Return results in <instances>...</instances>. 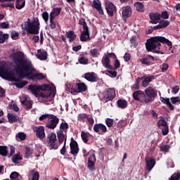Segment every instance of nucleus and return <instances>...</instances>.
<instances>
[{
    "instance_id": "nucleus-1",
    "label": "nucleus",
    "mask_w": 180,
    "mask_h": 180,
    "mask_svg": "<svg viewBox=\"0 0 180 180\" xmlns=\"http://www.w3.org/2000/svg\"><path fill=\"white\" fill-rule=\"evenodd\" d=\"M11 57L15 64L14 70L18 75L19 79L27 78L30 81H39L46 78L43 73H33L36 69L33 67L32 61L25 58V54L22 51L14 52Z\"/></svg>"
},
{
    "instance_id": "nucleus-2",
    "label": "nucleus",
    "mask_w": 180,
    "mask_h": 180,
    "mask_svg": "<svg viewBox=\"0 0 180 180\" xmlns=\"http://www.w3.org/2000/svg\"><path fill=\"white\" fill-rule=\"evenodd\" d=\"M22 29L25 30L28 34H39V30H40L39 18H33L32 20L27 18V21L24 22V25H22Z\"/></svg>"
},
{
    "instance_id": "nucleus-3",
    "label": "nucleus",
    "mask_w": 180,
    "mask_h": 180,
    "mask_svg": "<svg viewBox=\"0 0 180 180\" xmlns=\"http://www.w3.org/2000/svg\"><path fill=\"white\" fill-rule=\"evenodd\" d=\"M160 46H161L160 37H151L146 41V47L147 51H153V53H157L158 54H164V53L160 51Z\"/></svg>"
},
{
    "instance_id": "nucleus-4",
    "label": "nucleus",
    "mask_w": 180,
    "mask_h": 180,
    "mask_svg": "<svg viewBox=\"0 0 180 180\" xmlns=\"http://www.w3.org/2000/svg\"><path fill=\"white\" fill-rule=\"evenodd\" d=\"M0 77L6 81H11V82H19V79L15 76V72L10 70L5 65L0 67Z\"/></svg>"
},
{
    "instance_id": "nucleus-5",
    "label": "nucleus",
    "mask_w": 180,
    "mask_h": 180,
    "mask_svg": "<svg viewBox=\"0 0 180 180\" xmlns=\"http://www.w3.org/2000/svg\"><path fill=\"white\" fill-rule=\"evenodd\" d=\"M156 96L157 91L154 90V88H153V86H149L145 90V98L142 101L145 102V103H150V102H154V99H155Z\"/></svg>"
},
{
    "instance_id": "nucleus-6",
    "label": "nucleus",
    "mask_w": 180,
    "mask_h": 180,
    "mask_svg": "<svg viewBox=\"0 0 180 180\" xmlns=\"http://www.w3.org/2000/svg\"><path fill=\"white\" fill-rule=\"evenodd\" d=\"M76 87L74 88L73 85L69 84L68 85V89H69V92H71L73 94V95H75L76 94L81 93V92H86L88 90V87L86 86V84L85 83L82 82V83H77L76 84Z\"/></svg>"
},
{
    "instance_id": "nucleus-7",
    "label": "nucleus",
    "mask_w": 180,
    "mask_h": 180,
    "mask_svg": "<svg viewBox=\"0 0 180 180\" xmlns=\"http://www.w3.org/2000/svg\"><path fill=\"white\" fill-rule=\"evenodd\" d=\"M56 141H57V135H56V133L51 132V134H48L47 146L49 147V150H58V145L56 143Z\"/></svg>"
},
{
    "instance_id": "nucleus-8",
    "label": "nucleus",
    "mask_w": 180,
    "mask_h": 180,
    "mask_svg": "<svg viewBox=\"0 0 180 180\" xmlns=\"http://www.w3.org/2000/svg\"><path fill=\"white\" fill-rule=\"evenodd\" d=\"M50 86L49 84H44L41 86H37L36 84H31L28 86V89L31 91L33 95L37 96V92H40V91H47Z\"/></svg>"
},
{
    "instance_id": "nucleus-9",
    "label": "nucleus",
    "mask_w": 180,
    "mask_h": 180,
    "mask_svg": "<svg viewBox=\"0 0 180 180\" xmlns=\"http://www.w3.org/2000/svg\"><path fill=\"white\" fill-rule=\"evenodd\" d=\"M49 119H51L49 122L46 124L47 129H51L54 130L57 127V124L60 122V118L54 115H50Z\"/></svg>"
},
{
    "instance_id": "nucleus-10",
    "label": "nucleus",
    "mask_w": 180,
    "mask_h": 180,
    "mask_svg": "<svg viewBox=\"0 0 180 180\" xmlns=\"http://www.w3.org/2000/svg\"><path fill=\"white\" fill-rule=\"evenodd\" d=\"M105 11L108 16L113 18L115 13L117 12V8H116V6L113 3L108 1L105 4Z\"/></svg>"
},
{
    "instance_id": "nucleus-11",
    "label": "nucleus",
    "mask_w": 180,
    "mask_h": 180,
    "mask_svg": "<svg viewBox=\"0 0 180 180\" xmlns=\"http://www.w3.org/2000/svg\"><path fill=\"white\" fill-rule=\"evenodd\" d=\"M34 133H36V136L39 140H43L46 137V133H44V127L43 126H34L32 127Z\"/></svg>"
},
{
    "instance_id": "nucleus-12",
    "label": "nucleus",
    "mask_w": 180,
    "mask_h": 180,
    "mask_svg": "<svg viewBox=\"0 0 180 180\" xmlns=\"http://www.w3.org/2000/svg\"><path fill=\"white\" fill-rule=\"evenodd\" d=\"M70 153L73 155V156L77 157L78 155V153H79V148L78 147V143L77 141L74 140V138L71 139L70 142Z\"/></svg>"
},
{
    "instance_id": "nucleus-13",
    "label": "nucleus",
    "mask_w": 180,
    "mask_h": 180,
    "mask_svg": "<svg viewBox=\"0 0 180 180\" xmlns=\"http://www.w3.org/2000/svg\"><path fill=\"white\" fill-rule=\"evenodd\" d=\"M149 19V23H151L152 25H157L160 22V20H161V14L157 12L150 13Z\"/></svg>"
},
{
    "instance_id": "nucleus-14",
    "label": "nucleus",
    "mask_w": 180,
    "mask_h": 180,
    "mask_svg": "<svg viewBox=\"0 0 180 180\" xmlns=\"http://www.w3.org/2000/svg\"><path fill=\"white\" fill-rule=\"evenodd\" d=\"M133 98L134 101H138V102H140L141 103H146L145 101H144L145 93L141 90L135 91L133 94Z\"/></svg>"
},
{
    "instance_id": "nucleus-15",
    "label": "nucleus",
    "mask_w": 180,
    "mask_h": 180,
    "mask_svg": "<svg viewBox=\"0 0 180 180\" xmlns=\"http://www.w3.org/2000/svg\"><path fill=\"white\" fill-rule=\"evenodd\" d=\"M96 162V156L93 154L88 158L87 168L89 171L94 172L95 170V163Z\"/></svg>"
},
{
    "instance_id": "nucleus-16",
    "label": "nucleus",
    "mask_w": 180,
    "mask_h": 180,
    "mask_svg": "<svg viewBox=\"0 0 180 180\" xmlns=\"http://www.w3.org/2000/svg\"><path fill=\"white\" fill-rule=\"evenodd\" d=\"M155 58L153 56L146 55L144 58L140 59L141 64L145 65H153L154 64Z\"/></svg>"
},
{
    "instance_id": "nucleus-17",
    "label": "nucleus",
    "mask_w": 180,
    "mask_h": 180,
    "mask_svg": "<svg viewBox=\"0 0 180 180\" xmlns=\"http://www.w3.org/2000/svg\"><path fill=\"white\" fill-rule=\"evenodd\" d=\"M142 79V86L143 88H147L148 86L150 85V82H152L155 79V76L150 75V76H143L141 77Z\"/></svg>"
},
{
    "instance_id": "nucleus-18",
    "label": "nucleus",
    "mask_w": 180,
    "mask_h": 180,
    "mask_svg": "<svg viewBox=\"0 0 180 180\" xmlns=\"http://www.w3.org/2000/svg\"><path fill=\"white\" fill-rule=\"evenodd\" d=\"M88 40H91V34L89 28H86L81 32L80 41H88Z\"/></svg>"
},
{
    "instance_id": "nucleus-19",
    "label": "nucleus",
    "mask_w": 180,
    "mask_h": 180,
    "mask_svg": "<svg viewBox=\"0 0 180 180\" xmlns=\"http://www.w3.org/2000/svg\"><path fill=\"white\" fill-rule=\"evenodd\" d=\"M145 161H146V169L148 171H151V169H153V168H154L155 165V160L154 158H150V157H146L145 158Z\"/></svg>"
},
{
    "instance_id": "nucleus-20",
    "label": "nucleus",
    "mask_w": 180,
    "mask_h": 180,
    "mask_svg": "<svg viewBox=\"0 0 180 180\" xmlns=\"http://www.w3.org/2000/svg\"><path fill=\"white\" fill-rule=\"evenodd\" d=\"M21 103L26 110H30L33 106V101L27 100V97L25 96L23 100H21Z\"/></svg>"
},
{
    "instance_id": "nucleus-21",
    "label": "nucleus",
    "mask_w": 180,
    "mask_h": 180,
    "mask_svg": "<svg viewBox=\"0 0 180 180\" xmlns=\"http://www.w3.org/2000/svg\"><path fill=\"white\" fill-rule=\"evenodd\" d=\"M84 78L89 82H98V76L94 72L85 73Z\"/></svg>"
},
{
    "instance_id": "nucleus-22",
    "label": "nucleus",
    "mask_w": 180,
    "mask_h": 180,
    "mask_svg": "<svg viewBox=\"0 0 180 180\" xmlns=\"http://www.w3.org/2000/svg\"><path fill=\"white\" fill-rule=\"evenodd\" d=\"M92 8L96 9L100 15H103V8H102V3L99 0H94Z\"/></svg>"
},
{
    "instance_id": "nucleus-23",
    "label": "nucleus",
    "mask_w": 180,
    "mask_h": 180,
    "mask_svg": "<svg viewBox=\"0 0 180 180\" xmlns=\"http://www.w3.org/2000/svg\"><path fill=\"white\" fill-rule=\"evenodd\" d=\"M132 13L133 12L131 11V7H130V6H126L122 8V18L127 19V18H130V16H131Z\"/></svg>"
},
{
    "instance_id": "nucleus-24",
    "label": "nucleus",
    "mask_w": 180,
    "mask_h": 180,
    "mask_svg": "<svg viewBox=\"0 0 180 180\" xmlns=\"http://www.w3.org/2000/svg\"><path fill=\"white\" fill-rule=\"evenodd\" d=\"M94 130L95 133H99V131H102V133H106L108 131V128L103 124H95L94 126Z\"/></svg>"
},
{
    "instance_id": "nucleus-25",
    "label": "nucleus",
    "mask_w": 180,
    "mask_h": 180,
    "mask_svg": "<svg viewBox=\"0 0 180 180\" xmlns=\"http://www.w3.org/2000/svg\"><path fill=\"white\" fill-rule=\"evenodd\" d=\"M101 63L103 67L107 68V70H113V66L110 65V58H109V57H107L106 56L103 57Z\"/></svg>"
},
{
    "instance_id": "nucleus-26",
    "label": "nucleus",
    "mask_w": 180,
    "mask_h": 180,
    "mask_svg": "<svg viewBox=\"0 0 180 180\" xmlns=\"http://www.w3.org/2000/svg\"><path fill=\"white\" fill-rule=\"evenodd\" d=\"M169 20H162L159 21V25L154 26V29L155 30H158L160 29H165V27H167V26H169Z\"/></svg>"
},
{
    "instance_id": "nucleus-27",
    "label": "nucleus",
    "mask_w": 180,
    "mask_h": 180,
    "mask_svg": "<svg viewBox=\"0 0 180 180\" xmlns=\"http://www.w3.org/2000/svg\"><path fill=\"white\" fill-rule=\"evenodd\" d=\"M47 51H41V49L37 51V58L41 61L47 60Z\"/></svg>"
},
{
    "instance_id": "nucleus-28",
    "label": "nucleus",
    "mask_w": 180,
    "mask_h": 180,
    "mask_svg": "<svg viewBox=\"0 0 180 180\" xmlns=\"http://www.w3.org/2000/svg\"><path fill=\"white\" fill-rule=\"evenodd\" d=\"M134 6L137 12H140L143 13L144 11H146V8L144 7V4L140 1H136L134 4Z\"/></svg>"
},
{
    "instance_id": "nucleus-29",
    "label": "nucleus",
    "mask_w": 180,
    "mask_h": 180,
    "mask_svg": "<svg viewBox=\"0 0 180 180\" xmlns=\"http://www.w3.org/2000/svg\"><path fill=\"white\" fill-rule=\"evenodd\" d=\"M65 36L67 39H69L70 43H72V41H75V39H77V34H75L74 31L66 32Z\"/></svg>"
},
{
    "instance_id": "nucleus-30",
    "label": "nucleus",
    "mask_w": 180,
    "mask_h": 180,
    "mask_svg": "<svg viewBox=\"0 0 180 180\" xmlns=\"http://www.w3.org/2000/svg\"><path fill=\"white\" fill-rule=\"evenodd\" d=\"M160 101L162 103H165L167 105L169 109V110H174L175 108L174 107V105L171 103V101H169V98H165L164 97H160Z\"/></svg>"
},
{
    "instance_id": "nucleus-31",
    "label": "nucleus",
    "mask_w": 180,
    "mask_h": 180,
    "mask_svg": "<svg viewBox=\"0 0 180 180\" xmlns=\"http://www.w3.org/2000/svg\"><path fill=\"white\" fill-rule=\"evenodd\" d=\"M26 6V0H15V8L20 11Z\"/></svg>"
},
{
    "instance_id": "nucleus-32",
    "label": "nucleus",
    "mask_w": 180,
    "mask_h": 180,
    "mask_svg": "<svg viewBox=\"0 0 180 180\" xmlns=\"http://www.w3.org/2000/svg\"><path fill=\"white\" fill-rule=\"evenodd\" d=\"M10 123H16L19 120V117L16 114L8 113L7 115Z\"/></svg>"
},
{
    "instance_id": "nucleus-33",
    "label": "nucleus",
    "mask_w": 180,
    "mask_h": 180,
    "mask_svg": "<svg viewBox=\"0 0 180 180\" xmlns=\"http://www.w3.org/2000/svg\"><path fill=\"white\" fill-rule=\"evenodd\" d=\"M57 136H58L59 144H63V143H64V140L65 141V139L67 140V136L64 135V132L61 130L57 132Z\"/></svg>"
},
{
    "instance_id": "nucleus-34",
    "label": "nucleus",
    "mask_w": 180,
    "mask_h": 180,
    "mask_svg": "<svg viewBox=\"0 0 180 180\" xmlns=\"http://www.w3.org/2000/svg\"><path fill=\"white\" fill-rule=\"evenodd\" d=\"M117 105L120 109H126V108H127V101L119 99L117 101Z\"/></svg>"
},
{
    "instance_id": "nucleus-35",
    "label": "nucleus",
    "mask_w": 180,
    "mask_h": 180,
    "mask_svg": "<svg viewBox=\"0 0 180 180\" xmlns=\"http://www.w3.org/2000/svg\"><path fill=\"white\" fill-rule=\"evenodd\" d=\"M60 13H61V8H54L53 11L50 13L49 17H51L52 15V17L56 18L57 16H58V15H60Z\"/></svg>"
},
{
    "instance_id": "nucleus-36",
    "label": "nucleus",
    "mask_w": 180,
    "mask_h": 180,
    "mask_svg": "<svg viewBox=\"0 0 180 180\" xmlns=\"http://www.w3.org/2000/svg\"><path fill=\"white\" fill-rule=\"evenodd\" d=\"M159 40L160 43H162V44L166 43V44L169 46V50L172 49V42H171V41H169L167 39H166L164 37H159Z\"/></svg>"
},
{
    "instance_id": "nucleus-37",
    "label": "nucleus",
    "mask_w": 180,
    "mask_h": 180,
    "mask_svg": "<svg viewBox=\"0 0 180 180\" xmlns=\"http://www.w3.org/2000/svg\"><path fill=\"white\" fill-rule=\"evenodd\" d=\"M27 84H29L27 81H20V79H19L18 82H17L16 83H14V85H15L17 88L22 89V88H23L24 86H26Z\"/></svg>"
},
{
    "instance_id": "nucleus-38",
    "label": "nucleus",
    "mask_w": 180,
    "mask_h": 180,
    "mask_svg": "<svg viewBox=\"0 0 180 180\" xmlns=\"http://www.w3.org/2000/svg\"><path fill=\"white\" fill-rule=\"evenodd\" d=\"M30 175L32 176L31 180H39L40 179V174L39 172H36L34 169L30 171Z\"/></svg>"
},
{
    "instance_id": "nucleus-39",
    "label": "nucleus",
    "mask_w": 180,
    "mask_h": 180,
    "mask_svg": "<svg viewBox=\"0 0 180 180\" xmlns=\"http://www.w3.org/2000/svg\"><path fill=\"white\" fill-rule=\"evenodd\" d=\"M9 151H8L7 146H0V155H2L3 157H6Z\"/></svg>"
},
{
    "instance_id": "nucleus-40",
    "label": "nucleus",
    "mask_w": 180,
    "mask_h": 180,
    "mask_svg": "<svg viewBox=\"0 0 180 180\" xmlns=\"http://www.w3.org/2000/svg\"><path fill=\"white\" fill-rule=\"evenodd\" d=\"M81 137H82V141L85 144H86L89 141L88 139H89V133L82 131V133H81Z\"/></svg>"
},
{
    "instance_id": "nucleus-41",
    "label": "nucleus",
    "mask_w": 180,
    "mask_h": 180,
    "mask_svg": "<svg viewBox=\"0 0 180 180\" xmlns=\"http://www.w3.org/2000/svg\"><path fill=\"white\" fill-rule=\"evenodd\" d=\"M8 39H9V34H4L2 31H0V44H4L5 40H8Z\"/></svg>"
},
{
    "instance_id": "nucleus-42",
    "label": "nucleus",
    "mask_w": 180,
    "mask_h": 180,
    "mask_svg": "<svg viewBox=\"0 0 180 180\" xmlns=\"http://www.w3.org/2000/svg\"><path fill=\"white\" fill-rule=\"evenodd\" d=\"M54 19H56V18H53V15H51V17H49L50 24L49 26L50 29H51V30H54V29H56V27H57V25L56 24V22L54 21Z\"/></svg>"
},
{
    "instance_id": "nucleus-43",
    "label": "nucleus",
    "mask_w": 180,
    "mask_h": 180,
    "mask_svg": "<svg viewBox=\"0 0 180 180\" xmlns=\"http://www.w3.org/2000/svg\"><path fill=\"white\" fill-rule=\"evenodd\" d=\"M33 154V149L30 147H25V157L26 158H30Z\"/></svg>"
},
{
    "instance_id": "nucleus-44",
    "label": "nucleus",
    "mask_w": 180,
    "mask_h": 180,
    "mask_svg": "<svg viewBox=\"0 0 180 180\" xmlns=\"http://www.w3.org/2000/svg\"><path fill=\"white\" fill-rule=\"evenodd\" d=\"M20 160H22V156H20V154H15L13 155V158H12V162L14 164H19L18 161H20Z\"/></svg>"
},
{
    "instance_id": "nucleus-45",
    "label": "nucleus",
    "mask_w": 180,
    "mask_h": 180,
    "mask_svg": "<svg viewBox=\"0 0 180 180\" xmlns=\"http://www.w3.org/2000/svg\"><path fill=\"white\" fill-rule=\"evenodd\" d=\"M107 95L111 98V99H114L116 98V91L113 89H109L107 90Z\"/></svg>"
},
{
    "instance_id": "nucleus-46",
    "label": "nucleus",
    "mask_w": 180,
    "mask_h": 180,
    "mask_svg": "<svg viewBox=\"0 0 180 180\" xmlns=\"http://www.w3.org/2000/svg\"><path fill=\"white\" fill-rule=\"evenodd\" d=\"M89 53H90V56L93 57V58H96L98 56H99V52H98L97 49H91L89 51Z\"/></svg>"
},
{
    "instance_id": "nucleus-47",
    "label": "nucleus",
    "mask_w": 180,
    "mask_h": 180,
    "mask_svg": "<svg viewBox=\"0 0 180 180\" xmlns=\"http://www.w3.org/2000/svg\"><path fill=\"white\" fill-rule=\"evenodd\" d=\"M79 25L83 27V30L89 29L88 24H86V21H85V18H80L79 20Z\"/></svg>"
},
{
    "instance_id": "nucleus-48",
    "label": "nucleus",
    "mask_w": 180,
    "mask_h": 180,
    "mask_svg": "<svg viewBox=\"0 0 180 180\" xmlns=\"http://www.w3.org/2000/svg\"><path fill=\"white\" fill-rule=\"evenodd\" d=\"M87 118H88V115L85 113L79 114L77 117L79 122H84L85 120Z\"/></svg>"
},
{
    "instance_id": "nucleus-49",
    "label": "nucleus",
    "mask_w": 180,
    "mask_h": 180,
    "mask_svg": "<svg viewBox=\"0 0 180 180\" xmlns=\"http://www.w3.org/2000/svg\"><path fill=\"white\" fill-rule=\"evenodd\" d=\"M16 137L20 140V141H23L26 140V134L23 132H18L16 135Z\"/></svg>"
},
{
    "instance_id": "nucleus-50",
    "label": "nucleus",
    "mask_w": 180,
    "mask_h": 180,
    "mask_svg": "<svg viewBox=\"0 0 180 180\" xmlns=\"http://www.w3.org/2000/svg\"><path fill=\"white\" fill-rule=\"evenodd\" d=\"M160 151H162L163 153H168L169 151V148H171V146L169 145H162L160 147Z\"/></svg>"
},
{
    "instance_id": "nucleus-51",
    "label": "nucleus",
    "mask_w": 180,
    "mask_h": 180,
    "mask_svg": "<svg viewBox=\"0 0 180 180\" xmlns=\"http://www.w3.org/2000/svg\"><path fill=\"white\" fill-rule=\"evenodd\" d=\"M78 61L79 63V64H83V65H86V64H88V62L89 61V60H88V58H86L85 57H81L78 59Z\"/></svg>"
},
{
    "instance_id": "nucleus-52",
    "label": "nucleus",
    "mask_w": 180,
    "mask_h": 180,
    "mask_svg": "<svg viewBox=\"0 0 180 180\" xmlns=\"http://www.w3.org/2000/svg\"><path fill=\"white\" fill-rule=\"evenodd\" d=\"M105 73L106 75H108V73L110 74V77H111V78H116L117 77V72L116 71L106 70Z\"/></svg>"
},
{
    "instance_id": "nucleus-53",
    "label": "nucleus",
    "mask_w": 180,
    "mask_h": 180,
    "mask_svg": "<svg viewBox=\"0 0 180 180\" xmlns=\"http://www.w3.org/2000/svg\"><path fill=\"white\" fill-rule=\"evenodd\" d=\"M179 179H180V173L177 172L174 173L171 176V177L169 179V180H179Z\"/></svg>"
},
{
    "instance_id": "nucleus-54",
    "label": "nucleus",
    "mask_w": 180,
    "mask_h": 180,
    "mask_svg": "<svg viewBox=\"0 0 180 180\" xmlns=\"http://www.w3.org/2000/svg\"><path fill=\"white\" fill-rule=\"evenodd\" d=\"M69 127L68 123L67 122H62L60 124V130H61V131H63V130H68Z\"/></svg>"
},
{
    "instance_id": "nucleus-55",
    "label": "nucleus",
    "mask_w": 180,
    "mask_h": 180,
    "mask_svg": "<svg viewBox=\"0 0 180 180\" xmlns=\"http://www.w3.org/2000/svg\"><path fill=\"white\" fill-rule=\"evenodd\" d=\"M2 8H11V9H15V4L13 3H5L1 4Z\"/></svg>"
},
{
    "instance_id": "nucleus-56",
    "label": "nucleus",
    "mask_w": 180,
    "mask_h": 180,
    "mask_svg": "<svg viewBox=\"0 0 180 180\" xmlns=\"http://www.w3.org/2000/svg\"><path fill=\"white\" fill-rule=\"evenodd\" d=\"M170 100L172 103H173V105H177L178 103H180V100L179 96L172 97Z\"/></svg>"
},
{
    "instance_id": "nucleus-57",
    "label": "nucleus",
    "mask_w": 180,
    "mask_h": 180,
    "mask_svg": "<svg viewBox=\"0 0 180 180\" xmlns=\"http://www.w3.org/2000/svg\"><path fill=\"white\" fill-rule=\"evenodd\" d=\"M158 127H160V126H163L164 127H166L168 126V124L167 123V121L165 120H160L158 122Z\"/></svg>"
},
{
    "instance_id": "nucleus-58",
    "label": "nucleus",
    "mask_w": 180,
    "mask_h": 180,
    "mask_svg": "<svg viewBox=\"0 0 180 180\" xmlns=\"http://www.w3.org/2000/svg\"><path fill=\"white\" fill-rule=\"evenodd\" d=\"M105 124L108 127H113V119L107 118L105 120Z\"/></svg>"
},
{
    "instance_id": "nucleus-59",
    "label": "nucleus",
    "mask_w": 180,
    "mask_h": 180,
    "mask_svg": "<svg viewBox=\"0 0 180 180\" xmlns=\"http://www.w3.org/2000/svg\"><path fill=\"white\" fill-rule=\"evenodd\" d=\"M41 17L46 23L49 22V13L47 11L42 13Z\"/></svg>"
},
{
    "instance_id": "nucleus-60",
    "label": "nucleus",
    "mask_w": 180,
    "mask_h": 180,
    "mask_svg": "<svg viewBox=\"0 0 180 180\" xmlns=\"http://www.w3.org/2000/svg\"><path fill=\"white\" fill-rule=\"evenodd\" d=\"M168 68H169V65H168L167 63H162V65H161V72H165V71H167Z\"/></svg>"
},
{
    "instance_id": "nucleus-61",
    "label": "nucleus",
    "mask_w": 180,
    "mask_h": 180,
    "mask_svg": "<svg viewBox=\"0 0 180 180\" xmlns=\"http://www.w3.org/2000/svg\"><path fill=\"white\" fill-rule=\"evenodd\" d=\"M18 176H19V173H18L16 172H12L10 175L11 179H18Z\"/></svg>"
},
{
    "instance_id": "nucleus-62",
    "label": "nucleus",
    "mask_w": 180,
    "mask_h": 180,
    "mask_svg": "<svg viewBox=\"0 0 180 180\" xmlns=\"http://www.w3.org/2000/svg\"><path fill=\"white\" fill-rule=\"evenodd\" d=\"M131 58V55H130L129 53H126L124 54V60L125 61V63H129Z\"/></svg>"
},
{
    "instance_id": "nucleus-63",
    "label": "nucleus",
    "mask_w": 180,
    "mask_h": 180,
    "mask_svg": "<svg viewBox=\"0 0 180 180\" xmlns=\"http://www.w3.org/2000/svg\"><path fill=\"white\" fill-rule=\"evenodd\" d=\"M11 39L16 40V37H19V32L16 31H13L11 34Z\"/></svg>"
},
{
    "instance_id": "nucleus-64",
    "label": "nucleus",
    "mask_w": 180,
    "mask_h": 180,
    "mask_svg": "<svg viewBox=\"0 0 180 180\" xmlns=\"http://www.w3.org/2000/svg\"><path fill=\"white\" fill-rule=\"evenodd\" d=\"M172 94H174V95H176V94H178V92H179V86H175L174 87H172Z\"/></svg>"
}]
</instances>
